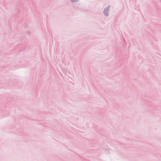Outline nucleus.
Wrapping results in <instances>:
<instances>
[{
    "instance_id": "nucleus-1",
    "label": "nucleus",
    "mask_w": 161,
    "mask_h": 161,
    "mask_svg": "<svg viewBox=\"0 0 161 161\" xmlns=\"http://www.w3.org/2000/svg\"><path fill=\"white\" fill-rule=\"evenodd\" d=\"M72 2H75V0H71Z\"/></svg>"
}]
</instances>
